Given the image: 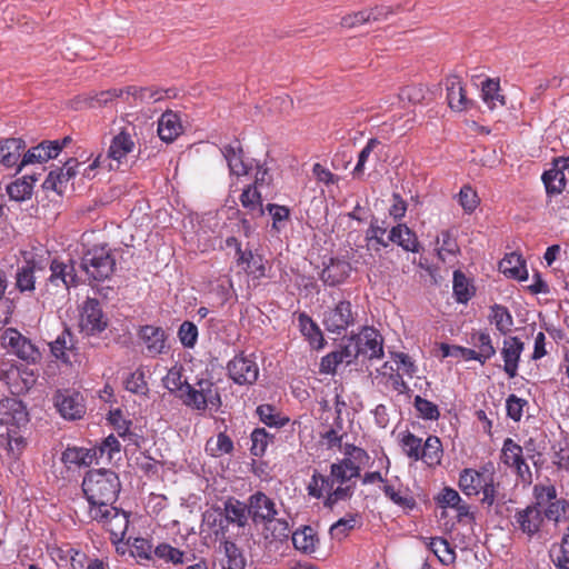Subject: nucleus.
I'll return each mask as SVG.
<instances>
[{"instance_id": "1", "label": "nucleus", "mask_w": 569, "mask_h": 569, "mask_svg": "<svg viewBox=\"0 0 569 569\" xmlns=\"http://www.w3.org/2000/svg\"><path fill=\"white\" fill-rule=\"evenodd\" d=\"M342 455V459L331 463L329 476L315 470L307 486L308 495L316 499L325 498L323 505L330 509L353 496V479L360 477L361 468L369 461L367 451L353 445L346 443Z\"/></svg>"}, {"instance_id": "2", "label": "nucleus", "mask_w": 569, "mask_h": 569, "mask_svg": "<svg viewBox=\"0 0 569 569\" xmlns=\"http://www.w3.org/2000/svg\"><path fill=\"white\" fill-rule=\"evenodd\" d=\"M496 470L491 462L480 469L466 468L459 475V488L468 497L482 495L480 501L487 507L505 501V495L500 492L501 486L495 479Z\"/></svg>"}, {"instance_id": "3", "label": "nucleus", "mask_w": 569, "mask_h": 569, "mask_svg": "<svg viewBox=\"0 0 569 569\" xmlns=\"http://www.w3.org/2000/svg\"><path fill=\"white\" fill-rule=\"evenodd\" d=\"M120 488L119 477L112 470L96 469L87 472L82 481V490L89 503V511L112 506Z\"/></svg>"}, {"instance_id": "4", "label": "nucleus", "mask_w": 569, "mask_h": 569, "mask_svg": "<svg viewBox=\"0 0 569 569\" xmlns=\"http://www.w3.org/2000/svg\"><path fill=\"white\" fill-rule=\"evenodd\" d=\"M134 147L136 143L129 133L123 131L118 133L112 138L108 153L106 156L99 154L93 162L84 169L83 176L92 178L94 176L92 171L96 168H108V170L118 169L127 156L134 150Z\"/></svg>"}, {"instance_id": "5", "label": "nucleus", "mask_w": 569, "mask_h": 569, "mask_svg": "<svg viewBox=\"0 0 569 569\" xmlns=\"http://www.w3.org/2000/svg\"><path fill=\"white\" fill-rule=\"evenodd\" d=\"M116 259L107 244L89 248L81 258V268L89 279L104 281L114 271Z\"/></svg>"}, {"instance_id": "6", "label": "nucleus", "mask_w": 569, "mask_h": 569, "mask_svg": "<svg viewBox=\"0 0 569 569\" xmlns=\"http://www.w3.org/2000/svg\"><path fill=\"white\" fill-rule=\"evenodd\" d=\"M0 346L27 363H37L41 359L39 348L14 328H7L0 333Z\"/></svg>"}, {"instance_id": "7", "label": "nucleus", "mask_w": 569, "mask_h": 569, "mask_svg": "<svg viewBox=\"0 0 569 569\" xmlns=\"http://www.w3.org/2000/svg\"><path fill=\"white\" fill-rule=\"evenodd\" d=\"M50 274L46 279L44 288L49 295L68 292L71 287L78 286V276L72 260L52 259L49 266Z\"/></svg>"}, {"instance_id": "8", "label": "nucleus", "mask_w": 569, "mask_h": 569, "mask_svg": "<svg viewBox=\"0 0 569 569\" xmlns=\"http://www.w3.org/2000/svg\"><path fill=\"white\" fill-rule=\"evenodd\" d=\"M183 403L192 409L204 411L209 406L218 408L220 397L213 383L209 380H199L196 386L184 387L179 397Z\"/></svg>"}, {"instance_id": "9", "label": "nucleus", "mask_w": 569, "mask_h": 569, "mask_svg": "<svg viewBox=\"0 0 569 569\" xmlns=\"http://www.w3.org/2000/svg\"><path fill=\"white\" fill-rule=\"evenodd\" d=\"M91 520L101 523L111 535L113 543L122 541L129 526V515L113 506L107 508H94L89 511Z\"/></svg>"}, {"instance_id": "10", "label": "nucleus", "mask_w": 569, "mask_h": 569, "mask_svg": "<svg viewBox=\"0 0 569 569\" xmlns=\"http://www.w3.org/2000/svg\"><path fill=\"white\" fill-rule=\"evenodd\" d=\"M107 319L97 299L87 298L80 311L79 328L86 336H97L106 330Z\"/></svg>"}, {"instance_id": "11", "label": "nucleus", "mask_w": 569, "mask_h": 569, "mask_svg": "<svg viewBox=\"0 0 569 569\" xmlns=\"http://www.w3.org/2000/svg\"><path fill=\"white\" fill-rule=\"evenodd\" d=\"M356 321V313L352 311L350 301H340L333 308H329L323 313L322 323L325 328L332 333H342Z\"/></svg>"}, {"instance_id": "12", "label": "nucleus", "mask_w": 569, "mask_h": 569, "mask_svg": "<svg viewBox=\"0 0 569 569\" xmlns=\"http://www.w3.org/2000/svg\"><path fill=\"white\" fill-rule=\"evenodd\" d=\"M0 379L8 386L12 395L27 392L36 382L32 370L16 365L2 368Z\"/></svg>"}, {"instance_id": "13", "label": "nucleus", "mask_w": 569, "mask_h": 569, "mask_svg": "<svg viewBox=\"0 0 569 569\" xmlns=\"http://www.w3.org/2000/svg\"><path fill=\"white\" fill-rule=\"evenodd\" d=\"M229 377L240 386L252 385L259 376V368L251 356L240 353L228 362Z\"/></svg>"}, {"instance_id": "14", "label": "nucleus", "mask_w": 569, "mask_h": 569, "mask_svg": "<svg viewBox=\"0 0 569 569\" xmlns=\"http://www.w3.org/2000/svg\"><path fill=\"white\" fill-rule=\"evenodd\" d=\"M59 413L68 420L81 419L86 413L83 397L71 390H59L53 398Z\"/></svg>"}, {"instance_id": "15", "label": "nucleus", "mask_w": 569, "mask_h": 569, "mask_svg": "<svg viewBox=\"0 0 569 569\" xmlns=\"http://www.w3.org/2000/svg\"><path fill=\"white\" fill-rule=\"evenodd\" d=\"M248 508L254 523H271L278 515L274 501L261 491L249 497Z\"/></svg>"}, {"instance_id": "16", "label": "nucleus", "mask_w": 569, "mask_h": 569, "mask_svg": "<svg viewBox=\"0 0 569 569\" xmlns=\"http://www.w3.org/2000/svg\"><path fill=\"white\" fill-rule=\"evenodd\" d=\"M28 422V412L22 401L17 398L0 400V425L6 428H20Z\"/></svg>"}, {"instance_id": "17", "label": "nucleus", "mask_w": 569, "mask_h": 569, "mask_svg": "<svg viewBox=\"0 0 569 569\" xmlns=\"http://www.w3.org/2000/svg\"><path fill=\"white\" fill-rule=\"evenodd\" d=\"M445 86L447 91V102L452 111L463 112L472 107V100L467 98L463 82L459 76H448L445 80Z\"/></svg>"}, {"instance_id": "18", "label": "nucleus", "mask_w": 569, "mask_h": 569, "mask_svg": "<svg viewBox=\"0 0 569 569\" xmlns=\"http://www.w3.org/2000/svg\"><path fill=\"white\" fill-rule=\"evenodd\" d=\"M356 338L362 357L368 359L383 357L382 338L377 330L366 327L356 335Z\"/></svg>"}, {"instance_id": "19", "label": "nucleus", "mask_w": 569, "mask_h": 569, "mask_svg": "<svg viewBox=\"0 0 569 569\" xmlns=\"http://www.w3.org/2000/svg\"><path fill=\"white\" fill-rule=\"evenodd\" d=\"M61 151V146L59 144V141H44L31 149H29L23 158L18 161L17 164V172L21 171V169L31 163L36 162H44L49 159H53L58 157V154Z\"/></svg>"}, {"instance_id": "20", "label": "nucleus", "mask_w": 569, "mask_h": 569, "mask_svg": "<svg viewBox=\"0 0 569 569\" xmlns=\"http://www.w3.org/2000/svg\"><path fill=\"white\" fill-rule=\"evenodd\" d=\"M518 528L528 537H533L541 528L543 522L542 510H538L537 506H527L525 509L518 510L515 515Z\"/></svg>"}, {"instance_id": "21", "label": "nucleus", "mask_w": 569, "mask_h": 569, "mask_svg": "<svg viewBox=\"0 0 569 569\" xmlns=\"http://www.w3.org/2000/svg\"><path fill=\"white\" fill-rule=\"evenodd\" d=\"M351 264L339 258H331L329 263L323 268L320 279L325 284L335 287L347 280L351 273Z\"/></svg>"}, {"instance_id": "22", "label": "nucleus", "mask_w": 569, "mask_h": 569, "mask_svg": "<svg viewBox=\"0 0 569 569\" xmlns=\"http://www.w3.org/2000/svg\"><path fill=\"white\" fill-rule=\"evenodd\" d=\"M522 350L523 343L518 337H510L503 341L501 357L505 362L503 370L509 378H515L517 376L518 363Z\"/></svg>"}, {"instance_id": "23", "label": "nucleus", "mask_w": 569, "mask_h": 569, "mask_svg": "<svg viewBox=\"0 0 569 569\" xmlns=\"http://www.w3.org/2000/svg\"><path fill=\"white\" fill-rule=\"evenodd\" d=\"M469 343L473 346L476 358L472 360L485 365L496 355L490 333L487 330H478L470 333Z\"/></svg>"}, {"instance_id": "24", "label": "nucleus", "mask_w": 569, "mask_h": 569, "mask_svg": "<svg viewBox=\"0 0 569 569\" xmlns=\"http://www.w3.org/2000/svg\"><path fill=\"white\" fill-rule=\"evenodd\" d=\"M221 152L231 174L237 177L248 174L251 169V163L244 160L242 148L238 141H236L234 144L224 146Z\"/></svg>"}, {"instance_id": "25", "label": "nucleus", "mask_w": 569, "mask_h": 569, "mask_svg": "<svg viewBox=\"0 0 569 569\" xmlns=\"http://www.w3.org/2000/svg\"><path fill=\"white\" fill-rule=\"evenodd\" d=\"M97 460V449L82 447H67L62 452L61 461L67 468L89 467Z\"/></svg>"}, {"instance_id": "26", "label": "nucleus", "mask_w": 569, "mask_h": 569, "mask_svg": "<svg viewBox=\"0 0 569 569\" xmlns=\"http://www.w3.org/2000/svg\"><path fill=\"white\" fill-rule=\"evenodd\" d=\"M140 337L151 357L163 352L166 348V332L163 329L153 326H144L140 330Z\"/></svg>"}, {"instance_id": "27", "label": "nucleus", "mask_w": 569, "mask_h": 569, "mask_svg": "<svg viewBox=\"0 0 569 569\" xmlns=\"http://www.w3.org/2000/svg\"><path fill=\"white\" fill-rule=\"evenodd\" d=\"M26 143L20 138H8L0 141V164L12 168L18 164Z\"/></svg>"}, {"instance_id": "28", "label": "nucleus", "mask_w": 569, "mask_h": 569, "mask_svg": "<svg viewBox=\"0 0 569 569\" xmlns=\"http://www.w3.org/2000/svg\"><path fill=\"white\" fill-rule=\"evenodd\" d=\"M388 241L397 243L408 252L420 251V244L416 233L406 224H398L393 227L388 234Z\"/></svg>"}, {"instance_id": "29", "label": "nucleus", "mask_w": 569, "mask_h": 569, "mask_svg": "<svg viewBox=\"0 0 569 569\" xmlns=\"http://www.w3.org/2000/svg\"><path fill=\"white\" fill-rule=\"evenodd\" d=\"M182 131L179 116L173 111H166L158 121V134L162 141H173Z\"/></svg>"}, {"instance_id": "30", "label": "nucleus", "mask_w": 569, "mask_h": 569, "mask_svg": "<svg viewBox=\"0 0 569 569\" xmlns=\"http://www.w3.org/2000/svg\"><path fill=\"white\" fill-rule=\"evenodd\" d=\"M500 271L512 279L525 281L528 279L526 262L520 254L511 252L506 254L499 263Z\"/></svg>"}, {"instance_id": "31", "label": "nucleus", "mask_w": 569, "mask_h": 569, "mask_svg": "<svg viewBox=\"0 0 569 569\" xmlns=\"http://www.w3.org/2000/svg\"><path fill=\"white\" fill-rule=\"evenodd\" d=\"M164 91L154 87L129 86L126 88V102H157L164 98Z\"/></svg>"}, {"instance_id": "32", "label": "nucleus", "mask_w": 569, "mask_h": 569, "mask_svg": "<svg viewBox=\"0 0 569 569\" xmlns=\"http://www.w3.org/2000/svg\"><path fill=\"white\" fill-rule=\"evenodd\" d=\"M40 270L34 262L28 261L16 272V287L21 293H32L36 289V271Z\"/></svg>"}, {"instance_id": "33", "label": "nucleus", "mask_w": 569, "mask_h": 569, "mask_svg": "<svg viewBox=\"0 0 569 569\" xmlns=\"http://www.w3.org/2000/svg\"><path fill=\"white\" fill-rule=\"evenodd\" d=\"M227 519L238 527H244L248 522L249 508L248 503L241 502L234 498H229L221 509Z\"/></svg>"}, {"instance_id": "34", "label": "nucleus", "mask_w": 569, "mask_h": 569, "mask_svg": "<svg viewBox=\"0 0 569 569\" xmlns=\"http://www.w3.org/2000/svg\"><path fill=\"white\" fill-rule=\"evenodd\" d=\"M301 333L308 339L313 349H321L325 345L322 332L318 325L306 313L298 317Z\"/></svg>"}, {"instance_id": "35", "label": "nucleus", "mask_w": 569, "mask_h": 569, "mask_svg": "<svg viewBox=\"0 0 569 569\" xmlns=\"http://www.w3.org/2000/svg\"><path fill=\"white\" fill-rule=\"evenodd\" d=\"M488 319L489 322L502 335L508 333L513 326V318L510 311L502 305L496 303L491 306Z\"/></svg>"}, {"instance_id": "36", "label": "nucleus", "mask_w": 569, "mask_h": 569, "mask_svg": "<svg viewBox=\"0 0 569 569\" xmlns=\"http://www.w3.org/2000/svg\"><path fill=\"white\" fill-rule=\"evenodd\" d=\"M237 262L238 264L243 266L244 270L253 278L261 279L266 277L263 258L261 256L253 254L251 250L240 252V256L237 258Z\"/></svg>"}, {"instance_id": "37", "label": "nucleus", "mask_w": 569, "mask_h": 569, "mask_svg": "<svg viewBox=\"0 0 569 569\" xmlns=\"http://www.w3.org/2000/svg\"><path fill=\"white\" fill-rule=\"evenodd\" d=\"M224 557L220 560L222 569H244L246 559L236 543L226 540L223 543Z\"/></svg>"}, {"instance_id": "38", "label": "nucleus", "mask_w": 569, "mask_h": 569, "mask_svg": "<svg viewBox=\"0 0 569 569\" xmlns=\"http://www.w3.org/2000/svg\"><path fill=\"white\" fill-rule=\"evenodd\" d=\"M428 548L442 565L448 566L455 562L456 552L446 539L441 537L430 538Z\"/></svg>"}, {"instance_id": "39", "label": "nucleus", "mask_w": 569, "mask_h": 569, "mask_svg": "<svg viewBox=\"0 0 569 569\" xmlns=\"http://www.w3.org/2000/svg\"><path fill=\"white\" fill-rule=\"evenodd\" d=\"M547 194H560L566 187V176L560 168L552 166L541 177Z\"/></svg>"}, {"instance_id": "40", "label": "nucleus", "mask_w": 569, "mask_h": 569, "mask_svg": "<svg viewBox=\"0 0 569 569\" xmlns=\"http://www.w3.org/2000/svg\"><path fill=\"white\" fill-rule=\"evenodd\" d=\"M206 451L211 457H221L233 451V441L224 432H219L217 437H211L206 442Z\"/></svg>"}, {"instance_id": "41", "label": "nucleus", "mask_w": 569, "mask_h": 569, "mask_svg": "<svg viewBox=\"0 0 569 569\" xmlns=\"http://www.w3.org/2000/svg\"><path fill=\"white\" fill-rule=\"evenodd\" d=\"M441 442L438 437L429 436L421 446V460L428 466H436L440 463L441 459Z\"/></svg>"}, {"instance_id": "42", "label": "nucleus", "mask_w": 569, "mask_h": 569, "mask_svg": "<svg viewBox=\"0 0 569 569\" xmlns=\"http://www.w3.org/2000/svg\"><path fill=\"white\" fill-rule=\"evenodd\" d=\"M359 525L360 517L358 515H347L346 517L340 518L338 521L331 525L329 532L333 539L342 540Z\"/></svg>"}, {"instance_id": "43", "label": "nucleus", "mask_w": 569, "mask_h": 569, "mask_svg": "<svg viewBox=\"0 0 569 569\" xmlns=\"http://www.w3.org/2000/svg\"><path fill=\"white\" fill-rule=\"evenodd\" d=\"M240 202L250 213L258 216L263 214L261 194L256 186H249L242 191Z\"/></svg>"}, {"instance_id": "44", "label": "nucleus", "mask_w": 569, "mask_h": 569, "mask_svg": "<svg viewBox=\"0 0 569 569\" xmlns=\"http://www.w3.org/2000/svg\"><path fill=\"white\" fill-rule=\"evenodd\" d=\"M316 542L317 539L311 527H305L303 529L296 530L292 533V543L295 548L305 553L313 552L316 549Z\"/></svg>"}, {"instance_id": "45", "label": "nucleus", "mask_w": 569, "mask_h": 569, "mask_svg": "<svg viewBox=\"0 0 569 569\" xmlns=\"http://www.w3.org/2000/svg\"><path fill=\"white\" fill-rule=\"evenodd\" d=\"M163 386L170 392L177 393L180 397V392L184 391V387H188L187 379H183L182 367L173 366L163 378Z\"/></svg>"}, {"instance_id": "46", "label": "nucleus", "mask_w": 569, "mask_h": 569, "mask_svg": "<svg viewBox=\"0 0 569 569\" xmlns=\"http://www.w3.org/2000/svg\"><path fill=\"white\" fill-rule=\"evenodd\" d=\"M153 553L158 559L172 565H182L187 562L184 551L174 548L169 543H159L154 548Z\"/></svg>"}, {"instance_id": "47", "label": "nucleus", "mask_w": 569, "mask_h": 569, "mask_svg": "<svg viewBox=\"0 0 569 569\" xmlns=\"http://www.w3.org/2000/svg\"><path fill=\"white\" fill-rule=\"evenodd\" d=\"M500 84L498 80L487 79L482 82L481 96L490 109L496 108L497 102L505 104V98L499 93Z\"/></svg>"}, {"instance_id": "48", "label": "nucleus", "mask_w": 569, "mask_h": 569, "mask_svg": "<svg viewBox=\"0 0 569 569\" xmlns=\"http://www.w3.org/2000/svg\"><path fill=\"white\" fill-rule=\"evenodd\" d=\"M523 459L522 447L516 443L511 438L503 441L501 449V460L505 465L512 468Z\"/></svg>"}, {"instance_id": "49", "label": "nucleus", "mask_w": 569, "mask_h": 569, "mask_svg": "<svg viewBox=\"0 0 569 569\" xmlns=\"http://www.w3.org/2000/svg\"><path fill=\"white\" fill-rule=\"evenodd\" d=\"M382 491L386 497L401 508L412 509L416 506L415 499L407 492V490H397L393 486L385 483Z\"/></svg>"}, {"instance_id": "50", "label": "nucleus", "mask_w": 569, "mask_h": 569, "mask_svg": "<svg viewBox=\"0 0 569 569\" xmlns=\"http://www.w3.org/2000/svg\"><path fill=\"white\" fill-rule=\"evenodd\" d=\"M72 347V336L68 330L62 331L54 341L50 343L52 355L64 362L69 361L67 352Z\"/></svg>"}, {"instance_id": "51", "label": "nucleus", "mask_w": 569, "mask_h": 569, "mask_svg": "<svg viewBox=\"0 0 569 569\" xmlns=\"http://www.w3.org/2000/svg\"><path fill=\"white\" fill-rule=\"evenodd\" d=\"M535 502L530 506H537L538 510L543 509L548 503L557 498V489L553 485L538 483L533 487Z\"/></svg>"}, {"instance_id": "52", "label": "nucleus", "mask_w": 569, "mask_h": 569, "mask_svg": "<svg viewBox=\"0 0 569 569\" xmlns=\"http://www.w3.org/2000/svg\"><path fill=\"white\" fill-rule=\"evenodd\" d=\"M124 388L131 393L146 396L149 391L144 371L137 369L124 380Z\"/></svg>"}, {"instance_id": "53", "label": "nucleus", "mask_w": 569, "mask_h": 569, "mask_svg": "<svg viewBox=\"0 0 569 569\" xmlns=\"http://www.w3.org/2000/svg\"><path fill=\"white\" fill-rule=\"evenodd\" d=\"M257 415L269 427H283L288 422V419L281 417L276 408L270 405H260L257 408Z\"/></svg>"}, {"instance_id": "54", "label": "nucleus", "mask_w": 569, "mask_h": 569, "mask_svg": "<svg viewBox=\"0 0 569 569\" xmlns=\"http://www.w3.org/2000/svg\"><path fill=\"white\" fill-rule=\"evenodd\" d=\"M453 293L457 301L461 303L468 302L473 295L468 279L460 271H455L453 273Z\"/></svg>"}, {"instance_id": "55", "label": "nucleus", "mask_w": 569, "mask_h": 569, "mask_svg": "<svg viewBox=\"0 0 569 569\" xmlns=\"http://www.w3.org/2000/svg\"><path fill=\"white\" fill-rule=\"evenodd\" d=\"M267 210L272 218V228L280 232L287 226V222L290 218V210L286 206H280L276 203H269L267 206Z\"/></svg>"}, {"instance_id": "56", "label": "nucleus", "mask_w": 569, "mask_h": 569, "mask_svg": "<svg viewBox=\"0 0 569 569\" xmlns=\"http://www.w3.org/2000/svg\"><path fill=\"white\" fill-rule=\"evenodd\" d=\"M551 557L558 569H569V527L567 533L563 535L559 547L552 549Z\"/></svg>"}, {"instance_id": "57", "label": "nucleus", "mask_w": 569, "mask_h": 569, "mask_svg": "<svg viewBox=\"0 0 569 569\" xmlns=\"http://www.w3.org/2000/svg\"><path fill=\"white\" fill-rule=\"evenodd\" d=\"M7 438V449L12 457H18L26 446L24 438L19 433V428H8L6 432L0 433Z\"/></svg>"}, {"instance_id": "58", "label": "nucleus", "mask_w": 569, "mask_h": 569, "mask_svg": "<svg viewBox=\"0 0 569 569\" xmlns=\"http://www.w3.org/2000/svg\"><path fill=\"white\" fill-rule=\"evenodd\" d=\"M250 452L256 457H261L270 442V436L263 428H257L251 432Z\"/></svg>"}, {"instance_id": "59", "label": "nucleus", "mask_w": 569, "mask_h": 569, "mask_svg": "<svg viewBox=\"0 0 569 569\" xmlns=\"http://www.w3.org/2000/svg\"><path fill=\"white\" fill-rule=\"evenodd\" d=\"M181 345L186 348H193L198 340V328L191 321H183L178 330Z\"/></svg>"}, {"instance_id": "60", "label": "nucleus", "mask_w": 569, "mask_h": 569, "mask_svg": "<svg viewBox=\"0 0 569 569\" xmlns=\"http://www.w3.org/2000/svg\"><path fill=\"white\" fill-rule=\"evenodd\" d=\"M568 503L563 499H555L543 508L545 518L550 521L559 522L566 518Z\"/></svg>"}, {"instance_id": "61", "label": "nucleus", "mask_w": 569, "mask_h": 569, "mask_svg": "<svg viewBox=\"0 0 569 569\" xmlns=\"http://www.w3.org/2000/svg\"><path fill=\"white\" fill-rule=\"evenodd\" d=\"M437 251L439 259L443 262L447 260L448 257H453L458 253V243L449 231L441 232V244L437 249Z\"/></svg>"}, {"instance_id": "62", "label": "nucleus", "mask_w": 569, "mask_h": 569, "mask_svg": "<svg viewBox=\"0 0 569 569\" xmlns=\"http://www.w3.org/2000/svg\"><path fill=\"white\" fill-rule=\"evenodd\" d=\"M7 192L12 200L22 201L32 193V184L26 179L17 180L7 187Z\"/></svg>"}, {"instance_id": "63", "label": "nucleus", "mask_w": 569, "mask_h": 569, "mask_svg": "<svg viewBox=\"0 0 569 569\" xmlns=\"http://www.w3.org/2000/svg\"><path fill=\"white\" fill-rule=\"evenodd\" d=\"M68 181L69 179L63 174V170L59 168L49 172L43 181V188L61 194Z\"/></svg>"}, {"instance_id": "64", "label": "nucleus", "mask_w": 569, "mask_h": 569, "mask_svg": "<svg viewBox=\"0 0 569 569\" xmlns=\"http://www.w3.org/2000/svg\"><path fill=\"white\" fill-rule=\"evenodd\" d=\"M153 550L151 542L144 538H134L130 545L131 556L138 559L151 560Z\"/></svg>"}]
</instances>
